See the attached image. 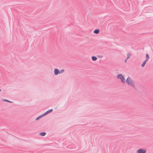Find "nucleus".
<instances>
[{
    "label": "nucleus",
    "mask_w": 153,
    "mask_h": 153,
    "mask_svg": "<svg viewBox=\"0 0 153 153\" xmlns=\"http://www.w3.org/2000/svg\"><path fill=\"white\" fill-rule=\"evenodd\" d=\"M54 74L55 75H57L58 74L60 73V71L59 70L57 69H54Z\"/></svg>",
    "instance_id": "nucleus-4"
},
{
    "label": "nucleus",
    "mask_w": 153,
    "mask_h": 153,
    "mask_svg": "<svg viewBox=\"0 0 153 153\" xmlns=\"http://www.w3.org/2000/svg\"><path fill=\"white\" fill-rule=\"evenodd\" d=\"M100 32V30L99 29H97L95 30H94V33L96 34H98Z\"/></svg>",
    "instance_id": "nucleus-6"
},
{
    "label": "nucleus",
    "mask_w": 153,
    "mask_h": 153,
    "mask_svg": "<svg viewBox=\"0 0 153 153\" xmlns=\"http://www.w3.org/2000/svg\"><path fill=\"white\" fill-rule=\"evenodd\" d=\"M4 101H6V102H11V101H10L7 100H3Z\"/></svg>",
    "instance_id": "nucleus-14"
},
{
    "label": "nucleus",
    "mask_w": 153,
    "mask_h": 153,
    "mask_svg": "<svg viewBox=\"0 0 153 153\" xmlns=\"http://www.w3.org/2000/svg\"><path fill=\"white\" fill-rule=\"evenodd\" d=\"M137 153H146V150L143 149H139L137 150Z\"/></svg>",
    "instance_id": "nucleus-3"
},
{
    "label": "nucleus",
    "mask_w": 153,
    "mask_h": 153,
    "mask_svg": "<svg viewBox=\"0 0 153 153\" xmlns=\"http://www.w3.org/2000/svg\"><path fill=\"white\" fill-rule=\"evenodd\" d=\"M64 71V69H62L61 70H60V73H63Z\"/></svg>",
    "instance_id": "nucleus-13"
},
{
    "label": "nucleus",
    "mask_w": 153,
    "mask_h": 153,
    "mask_svg": "<svg viewBox=\"0 0 153 153\" xmlns=\"http://www.w3.org/2000/svg\"><path fill=\"white\" fill-rule=\"evenodd\" d=\"M46 133L45 132H43L40 133V135L42 136H44L46 134Z\"/></svg>",
    "instance_id": "nucleus-10"
},
{
    "label": "nucleus",
    "mask_w": 153,
    "mask_h": 153,
    "mask_svg": "<svg viewBox=\"0 0 153 153\" xmlns=\"http://www.w3.org/2000/svg\"><path fill=\"white\" fill-rule=\"evenodd\" d=\"M131 56V54L130 53H128L127 54V59H128L130 58Z\"/></svg>",
    "instance_id": "nucleus-11"
},
{
    "label": "nucleus",
    "mask_w": 153,
    "mask_h": 153,
    "mask_svg": "<svg viewBox=\"0 0 153 153\" xmlns=\"http://www.w3.org/2000/svg\"><path fill=\"white\" fill-rule=\"evenodd\" d=\"M91 58L92 60L94 61H96L97 59V57L95 56H92Z\"/></svg>",
    "instance_id": "nucleus-7"
},
{
    "label": "nucleus",
    "mask_w": 153,
    "mask_h": 153,
    "mask_svg": "<svg viewBox=\"0 0 153 153\" xmlns=\"http://www.w3.org/2000/svg\"><path fill=\"white\" fill-rule=\"evenodd\" d=\"M147 61H146V60L144 61V62H143V64L142 65V67H143L145 65V64L146 63Z\"/></svg>",
    "instance_id": "nucleus-8"
},
{
    "label": "nucleus",
    "mask_w": 153,
    "mask_h": 153,
    "mask_svg": "<svg viewBox=\"0 0 153 153\" xmlns=\"http://www.w3.org/2000/svg\"><path fill=\"white\" fill-rule=\"evenodd\" d=\"M146 61H147L149 58V57L148 54H146Z\"/></svg>",
    "instance_id": "nucleus-9"
},
{
    "label": "nucleus",
    "mask_w": 153,
    "mask_h": 153,
    "mask_svg": "<svg viewBox=\"0 0 153 153\" xmlns=\"http://www.w3.org/2000/svg\"><path fill=\"white\" fill-rule=\"evenodd\" d=\"M152 106H153V104L152 105Z\"/></svg>",
    "instance_id": "nucleus-17"
},
{
    "label": "nucleus",
    "mask_w": 153,
    "mask_h": 153,
    "mask_svg": "<svg viewBox=\"0 0 153 153\" xmlns=\"http://www.w3.org/2000/svg\"><path fill=\"white\" fill-rule=\"evenodd\" d=\"M127 59H126L125 60V62H126L127 60Z\"/></svg>",
    "instance_id": "nucleus-15"
},
{
    "label": "nucleus",
    "mask_w": 153,
    "mask_h": 153,
    "mask_svg": "<svg viewBox=\"0 0 153 153\" xmlns=\"http://www.w3.org/2000/svg\"><path fill=\"white\" fill-rule=\"evenodd\" d=\"M44 116H43V114L42 115H41V116H39V117H38L36 119V120H38V119H39V118H41V117H43Z\"/></svg>",
    "instance_id": "nucleus-12"
},
{
    "label": "nucleus",
    "mask_w": 153,
    "mask_h": 153,
    "mask_svg": "<svg viewBox=\"0 0 153 153\" xmlns=\"http://www.w3.org/2000/svg\"><path fill=\"white\" fill-rule=\"evenodd\" d=\"M117 79H120L121 82L123 83L125 82V79L124 77L121 74H120L117 76Z\"/></svg>",
    "instance_id": "nucleus-2"
},
{
    "label": "nucleus",
    "mask_w": 153,
    "mask_h": 153,
    "mask_svg": "<svg viewBox=\"0 0 153 153\" xmlns=\"http://www.w3.org/2000/svg\"><path fill=\"white\" fill-rule=\"evenodd\" d=\"M126 82L127 84L133 87H135V85L132 79L130 77H128L127 78L126 80Z\"/></svg>",
    "instance_id": "nucleus-1"
},
{
    "label": "nucleus",
    "mask_w": 153,
    "mask_h": 153,
    "mask_svg": "<svg viewBox=\"0 0 153 153\" xmlns=\"http://www.w3.org/2000/svg\"><path fill=\"white\" fill-rule=\"evenodd\" d=\"M53 111V110L52 109H50L48 111H46L45 113L44 114H43V116H45L48 113L51 112Z\"/></svg>",
    "instance_id": "nucleus-5"
},
{
    "label": "nucleus",
    "mask_w": 153,
    "mask_h": 153,
    "mask_svg": "<svg viewBox=\"0 0 153 153\" xmlns=\"http://www.w3.org/2000/svg\"><path fill=\"white\" fill-rule=\"evenodd\" d=\"M1 90H0V92L1 91Z\"/></svg>",
    "instance_id": "nucleus-16"
}]
</instances>
